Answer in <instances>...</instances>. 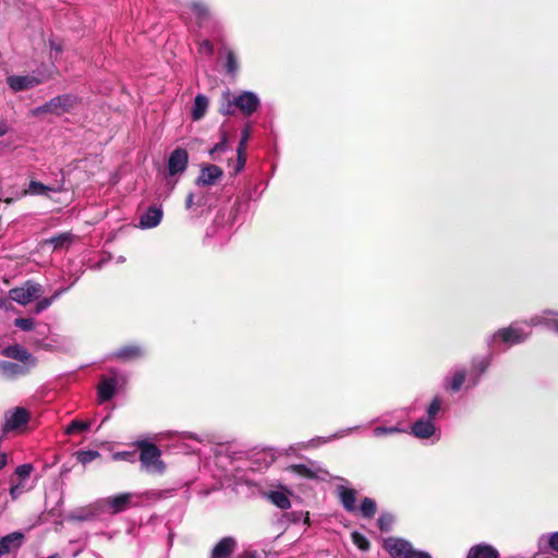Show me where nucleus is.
<instances>
[{"label":"nucleus","instance_id":"53","mask_svg":"<svg viewBox=\"0 0 558 558\" xmlns=\"http://www.w3.org/2000/svg\"><path fill=\"white\" fill-rule=\"evenodd\" d=\"M5 349L15 350V349H21V348H20V345L15 344V345H8Z\"/></svg>","mask_w":558,"mask_h":558},{"label":"nucleus","instance_id":"18","mask_svg":"<svg viewBox=\"0 0 558 558\" xmlns=\"http://www.w3.org/2000/svg\"><path fill=\"white\" fill-rule=\"evenodd\" d=\"M447 409L448 407L444 397L435 395L426 405L425 414L423 416L437 423V421L446 413Z\"/></svg>","mask_w":558,"mask_h":558},{"label":"nucleus","instance_id":"1","mask_svg":"<svg viewBox=\"0 0 558 558\" xmlns=\"http://www.w3.org/2000/svg\"><path fill=\"white\" fill-rule=\"evenodd\" d=\"M533 327H543L558 335V311L546 308L523 320L512 322L486 338L488 347H514L524 343Z\"/></svg>","mask_w":558,"mask_h":558},{"label":"nucleus","instance_id":"9","mask_svg":"<svg viewBox=\"0 0 558 558\" xmlns=\"http://www.w3.org/2000/svg\"><path fill=\"white\" fill-rule=\"evenodd\" d=\"M50 77L51 73L37 71L27 75H10L7 77V84L14 93H17L32 89Z\"/></svg>","mask_w":558,"mask_h":558},{"label":"nucleus","instance_id":"32","mask_svg":"<svg viewBox=\"0 0 558 558\" xmlns=\"http://www.w3.org/2000/svg\"><path fill=\"white\" fill-rule=\"evenodd\" d=\"M228 135L226 132L221 133V140L209 150V156L213 160H218V155L229 150Z\"/></svg>","mask_w":558,"mask_h":558},{"label":"nucleus","instance_id":"33","mask_svg":"<svg viewBox=\"0 0 558 558\" xmlns=\"http://www.w3.org/2000/svg\"><path fill=\"white\" fill-rule=\"evenodd\" d=\"M538 546L541 548L548 546L550 549L558 553V532L541 535L538 538Z\"/></svg>","mask_w":558,"mask_h":558},{"label":"nucleus","instance_id":"14","mask_svg":"<svg viewBox=\"0 0 558 558\" xmlns=\"http://www.w3.org/2000/svg\"><path fill=\"white\" fill-rule=\"evenodd\" d=\"M189 165V154L182 147H177L169 156L167 169L170 177L180 175L185 172Z\"/></svg>","mask_w":558,"mask_h":558},{"label":"nucleus","instance_id":"46","mask_svg":"<svg viewBox=\"0 0 558 558\" xmlns=\"http://www.w3.org/2000/svg\"><path fill=\"white\" fill-rule=\"evenodd\" d=\"M112 459L114 461L134 462L135 461V454L133 452H129V451L114 452L112 454Z\"/></svg>","mask_w":558,"mask_h":558},{"label":"nucleus","instance_id":"39","mask_svg":"<svg viewBox=\"0 0 558 558\" xmlns=\"http://www.w3.org/2000/svg\"><path fill=\"white\" fill-rule=\"evenodd\" d=\"M393 521H395V518L392 514L381 513L377 520V524L381 531L387 532L391 529Z\"/></svg>","mask_w":558,"mask_h":558},{"label":"nucleus","instance_id":"37","mask_svg":"<svg viewBox=\"0 0 558 558\" xmlns=\"http://www.w3.org/2000/svg\"><path fill=\"white\" fill-rule=\"evenodd\" d=\"M88 428H89V423L74 420L66 426L65 433L68 435H71V434L80 433L83 430H87Z\"/></svg>","mask_w":558,"mask_h":558},{"label":"nucleus","instance_id":"42","mask_svg":"<svg viewBox=\"0 0 558 558\" xmlns=\"http://www.w3.org/2000/svg\"><path fill=\"white\" fill-rule=\"evenodd\" d=\"M114 357L121 361H133L141 357V351H117Z\"/></svg>","mask_w":558,"mask_h":558},{"label":"nucleus","instance_id":"34","mask_svg":"<svg viewBox=\"0 0 558 558\" xmlns=\"http://www.w3.org/2000/svg\"><path fill=\"white\" fill-rule=\"evenodd\" d=\"M376 510H377V506H376L375 500H373L372 498H368V497H365L362 500L360 511L363 514V517L368 518V519L373 518L376 513Z\"/></svg>","mask_w":558,"mask_h":558},{"label":"nucleus","instance_id":"36","mask_svg":"<svg viewBox=\"0 0 558 558\" xmlns=\"http://www.w3.org/2000/svg\"><path fill=\"white\" fill-rule=\"evenodd\" d=\"M403 428L399 426H377L373 429V434L375 437H383L387 435H395L402 433Z\"/></svg>","mask_w":558,"mask_h":558},{"label":"nucleus","instance_id":"3","mask_svg":"<svg viewBox=\"0 0 558 558\" xmlns=\"http://www.w3.org/2000/svg\"><path fill=\"white\" fill-rule=\"evenodd\" d=\"M7 360H0V379L12 380L25 376L37 365L31 351H2Z\"/></svg>","mask_w":558,"mask_h":558},{"label":"nucleus","instance_id":"43","mask_svg":"<svg viewBox=\"0 0 558 558\" xmlns=\"http://www.w3.org/2000/svg\"><path fill=\"white\" fill-rule=\"evenodd\" d=\"M33 471V466L31 464H21L15 470V475L17 480L26 482Z\"/></svg>","mask_w":558,"mask_h":558},{"label":"nucleus","instance_id":"44","mask_svg":"<svg viewBox=\"0 0 558 558\" xmlns=\"http://www.w3.org/2000/svg\"><path fill=\"white\" fill-rule=\"evenodd\" d=\"M198 52L206 56H213L214 54V45L208 39H203L198 41Z\"/></svg>","mask_w":558,"mask_h":558},{"label":"nucleus","instance_id":"27","mask_svg":"<svg viewBox=\"0 0 558 558\" xmlns=\"http://www.w3.org/2000/svg\"><path fill=\"white\" fill-rule=\"evenodd\" d=\"M223 56H225V68L228 74L234 76L239 70V63L236 54L233 50L228 47H223Z\"/></svg>","mask_w":558,"mask_h":558},{"label":"nucleus","instance_id":"40","mask_svg":"<svg viewBox=\"0 0 558 558\" xmlns=\"http://www.w3.org/2000/svg\"><path fill=\"white\" fill-rule=\"evenodd\" d=\"M352 541H353L354 545H356V547L360 548L361 550H363V551L368 550L369 542L364 535L360 534L359 532H353Z\"/></svg>","mask_w":558,"mask_h":558},{"label":"nucleus","instance_id":"38","mask_svg":"<svg viewBox=\"0 0 558 558\" xmlns=\"http://www.w3.org/2000/svg\"><path fill=\"white\" fill-rule=\"evenodd\" d=\"M100 457V453L96 450H87V451H80L77 453V461L81 462L83 465H86Z\"/></svg>","mask_w":558,"mask_h":558},{"label":"nucleus","instance_id":"50","mask_svg":"<svg viewBox=\"0 0 558 558\" xmlns=\"http://www.w3.org/2000/svg\"><path fill=\"white\" fill-rule=\"evenodd\" d=\"M193 201H194V194L193 193H190L187 196H186V208H191L192 205H193Z\"/></svg>","mask_w":558,"mask_h":558},{"label":"nucleus","instance_id":"22","mask_svg":"<svg viewBox=\"0 0 558 558\" xmlns=\"http://www.w3.org/2000/svg\"><path fill=\"white\" fill-rule=\"evenodd\" d=\"M466 558H499V551L489 544L481 543L469 549Z\"/></svg>","mask_w":558,"mask_h":558},{"label":"nucleus","instance_id":"47","mask_svg":"<svg viewBox=\"0 0 558 558\" xmlns=\"http://www.w3.org/2000/svg\"><path fill=\"white\" fill-rule=\"evenodd\" d=\"M235 104H233V97L228 99L226 105H222L220 108V113L223 116H232L235 112Z\"/></svg>","mask_w":558,"mask_h":558},{"label":"nucleus","instance_id":"57","mask_svg":"<svg viewBox=\"0 0 558 558\" xmlns=\"http://www.w3.org/2000/svg\"><path fill=\"white\" fill-rule=\"evenodd\" d=\"M50 48L59 50V48L54 47L53 44L50 45Z\"/></svg>","mask_w":558,"mask_h":558},{"label":"nucleus","instance_id":"54","mask_svg":"<svg viewBox=\"0 0 558 558\" xmlns=\"http://www.w3.org/2000/svg\"><path fill=\"white\" fill-rule=\"evenodd\" d=\"M47 558H61V556L59 554H53L48 556Z\"/></svg>","mask_w":558,"mask_h":558},{"label":"nucleus","instance_id":"28","mask_svg":"<svg viewBox=\"0 0 558 558\" xmlns=\"http://www.w3.org/2000/svg\"><path fill=\"white\" fill-rule=\"evenodd\" d=\"M268 499L278 508L286 510L291 506L288 495L282 490H274L268 494Z\"/></svg>","mask_w":558,"mask_h":558},{"label":"nucleus","instance_id":"6","mask_svg":"<svg viewBox=\"0 0 558 558\" xmlns=\"http://www.w3.org/2000/svg\"><path fill=\"white\" fill-rule=\"evenodd\" d=\"M137 445L141 448L140 461L142 468L148 473L162 474L166 465L161 460L160 449L145 440L138 441Z\"/></svg>","mask_w":558,"mask_h":558},{"label":"nucleus","instance_id":"26","mask_svg":"<svg viewBox=\"0 0 558 558\" xmlns=\"http://www.w3.org/2000/svg\"><path fill=\"white\" fill-rule=\"evenodd\" d=\"M291 469L296 474L306 478L325 480V476L327 475L326 471H323L320 469L314 470L305 464H294L291 466Z\"/></svg>","mask_w":558,"mask_h":558},{"label":"nucleus","instance_id":"49","mask_svg":"<svg viewBox=\"0 0 558 558\" xmlns=\"http://www.w3.org/2000/svg\"><path fill=\"white\" fill-rule=\"evenodd\" d=\"M9 131V124L5 119L0 118V137L5 135Z\"/></svg>","mask_w":558,"mask_h":558},{"label":"nucleus","instance_id":"4","mask_svg":"<svg viewBox=\"0 0 558 558\" xmlns=\"http://www.w3.org/2000/svg\"><path fill=\"white\" fill-rule=\"evenodd\" d=\"M184 13H190L198 28L210 27L211 35H220V23L214 17L209 7L201 0H192L184 7Z\"/></svg>","mask_w":558,"mask_h":558},{"label":"nucleus","instance_id":"15","mask_svg":"<svg viewBox=\"0 0 558 558\" xmlns=\"http://www.w3.org/2000/svg\"><path fill=\"white\" fill-rule=\"evenodd\" d=\"M162 217V206L160 204L150 205L140 215L137 227L143 230L156 228L160 225Z\"/></svg>","mask_w":558,"mask_h":558},{"label":"nucleus","instance_id":"24","mask_svg":"<svg viewBox=\"0 0 558 558\" xmlns=\"http://www.w3.org/2000/svg\"><path fill=\"white\" fill-rule=\"evenodd\" d=\"M337 490L343 508L348 512H355L357 510L356 492L342 485L338 486Z\"/></svg>","mask_w":558,"mask_h":558},{"label":"nucleus","instance_id":"31","mask_svg":"<svg viewBox=\"0 0 558 558\" xmlns=\"http://www.w3.org/2000/svg\"><path fill=\"white\" fill-rule=\"evenodd\" d=\"M66 290L68 288H62L57 290L51 298L40 299L35 305L34 313L40 314L44 311H46L52 304V302L57 300L61 294H63Z\"/></svg>","mask_w":558,"mask_h":558},{"label":"nucleus","instance_id":"45","mask_svg":"<svg viewBox=\"0 0 558 558\" xmlns=\"http://www.w3.org/2000/svg\"><path fill=\"white\" fill-rule=\"evenodd\" d=\"M177 437L179 438L180 441L194 440L197 444H201L204 441V438L201 435L193 434L190 432L177 433Z\"/></svg>","mask_w":558,"mask_h":558},{"label":"nucleus","instance_id":"30","mask_svg":"<svg viewBox=\"0 0 558 558\" xmlns=\"http://www.w3.org/2000/svg\"><path fill=\"white\" fill-rule=\"evenodd\" d=\"M73 241V234L70 232H63L56 236L46 240V243L51 244L53 248L68 247Z\"/></svg>","mask_w":558,"mask_h":558},{"label":"nucleus","instance_id":"13","mask_svg":"<svg viewBox=\"0 0 558 558\" xmlns=\"http://www.w3.org/2000/svg\"><path fill=\"white\" fill-rule=\"evenodd\" d=\"M132 494L123 493L116 496L104 498L97 502V506L102 511H108L112 514L126 510L131 505Z\"/></svg>","mask_w":558,"mask_h":558},{"label":"nucleus","instance_id":"2","mask_svg":"<svg viewBox=\"0 0 558 558\" xmlns=\"http://www.w3.org/2000/svg\"><path fill=\"white\" fill-rule=\"evenodd\" d=\"M492 362V355L486 352L476 355L472 360L471 368L464 367L453 368L444 378V389L448 392L456 393L462 388L465 390L474 388L481 380V376L486 372Z\"/></svg>","mask_w":558,"mask_h":558},{"label":"nucleus","instance_id":"20","mask_svg":"<svg viewBox=\"0 0 558 558\" xmlns=\"http://www.w3.org/2000/svg\"><path fill=\"white\" fill-rule=\"evenodd\" d=\"M235 539L231 536L220 539L211 550L210 558H230L235 549Z\"/></svg>","mask_w":558,"mask_h":558},{"label":"nucleus","instance_id":"5","mask_svg":"<svg viewBox=\"0 0 558 558\" xmlns=\"http://www.w3.org/2000/svg\"><path fill=\"white\" fill-rule=\"evenodd\" d=\"M383 547L391 558H432L427 551L415 549L409 541L401 537L384 539Z\"/></svg>","mask_w":558,"mask_h":558},{"label":"nucleus","instance_id":"35","mask_svg":"<svg viewBox=\"0 0 558 558\" xmlns=\"http://www.w3.org/2000/svg\"><path fill=\"white\" fill-rule=\"evenodd\" d=\"M28 489L26 482H23L21 480H11V487H10V496L13 500L17 499L21 495H23Z\"/></svg>","mask_w":558,"mask_h":558},{"label":"nucleus","instance_id":"41","mask_svg":"<svg viewBox=\"0 0 558 558\" xmlns=\"http://www.w3.org/2000/svg\"><path fill=\"white\" fill-rule=\"evenodd\" d=\"M14 325L23 331H31L35 328V320L33 318H15Z\"/></svg>","mask_w":558,"mask_h":558},{"label":"nucleus","instance_id":"48","mask_svg":"<svg viewBox=\"0 0 558 558\" xmlns=\"http://www.w3.org/2000/svg\"><path fill=\"white\" fill-rule=\"evenodd\" d=\"M92 518H93L92 512H86V513H82V514L73 513L70 515V519L74 520V521H86V520H90Z\"/></svg>","mask_w":558,"mask_h":558},{"label":"nucleus","instance_id":"17","mask_svg":"<svg viewBox=\"0 0 558 558\" xmlns=\"http://www.w3.org/2000/svg\"><path fill=\"white\" fill-rule=\"evenodd\" d=\"M223 174V171L216 165H207L202 167L199 175L196 179V185L210 186L214 185Z\"/></svg>","mask_w":558,"mask_h":558},{"label":"nucleus","instance_id":"52","mask_svg":"<svg viewBox=\"0 0 558 558\" xmlns=\"http://www.w3.org/2000/svg\"><path fill=\"white\" fill-rule=\"evenodd\" d=\"M8 300H0V307L7 308Z\"/></svg>","mask_w":558,"mask_h":558},{"label":"nucleus","instance_id":"25","mask_svg":"<svg viewBox=\"0 0 558 558\" xmlns=\"http://www.w3.org/2000/svg\"><path fill=\"white\" fill-rule=\"evenodd\" d=\"M251 136V126L246 125L241 131V140L238 145L236 154H238V165H236V171H241L246 161L245 150H246V143L250 140Z\"/></svg>","mask_w":558,"mask_h":558},{"label":"nucleus","instance_id":"51","mask_svg":"<svg viewBox=\"0 0 558 558\" xmlns=\"http://www.w3.org/2000/svg\"><path fill=\"white\" fill-rule=\"evenodd\" d=\"M7 464L5 453H0V470Z\"/></svg>","mask_w":558,"mask_h":558},{"label":"nucleus","instance_id":"21","mask_svg":"<svg viewBox=\"0 0 558 558\" xmlns=\"http://www.w3.org/2000/svg\"><path fill=\"white\" fill-rule=\"evenodd\" d=\"M209 99L204 94H197L191 108V118L193 121H201L207 113Z\"/></svg>","mask_w":558,"mask_h":558},{"label":"nucleus","instance_id":"10","mask_svg":"<svg viewBox=\"0 0 558 558\" xmlns=\"http://www.w3.org/2000/svg\"><path fill=\"white\" fill-rule=\"evenodd\" d=\"M411 434L421 440H430L433 444L440 439L438 424L424 416L417 418L411 426Z\"/></svg>","mask_w":558,"mask_h":558},{"label":"nucleus","instance_id":"8","mask_svg":"<svg viewBox=\"0 0 558 558\" xmlns=\"http://www.w3.org/2000/svg\"><path fill=\"white\" fill-rule=\"evenodd\" d=\"M43 286L33 280H26L21 287L9 290V299L22 306L28 305L33 300H37L43 294Z\"/></svg>","mask_w":558,"mask_h":558},{"label":"nucleus","instance_id":"23","mask_svg":"<svg viewBox=\"0 0 558 558\" xmlns=\"http://www.w3.org/2000/svg\"><path fill=\"white\" fill-rule=\"evenodd\" d=\"M62 191V186H49L45 185L41 182L32 180L28 184L27 190L24 191L23 195H43V196H50V193H58Z\"/></svg>","mask_w":558,"mask_h":558},{"label":"nucleus","instance_id":"12","mask_svg":"<svg viewBox=\"0 0 558 558\" xmlns=\"http://www.w3.org/2000/svg\"><path fill=\"white\" fill-rule=\"evenodd\" d=\"M233 104L244 116L250 117L260 107V99L254 92L242 90L233 96Z\"/></svg>","mask_w":558,"mask_h":558},{"label":"nucleus","instance_id":"11","mask_svg":"<svg viewBox=\"0 0 558 558\" xmlns=\"http://www.w3.org/2000/svg\"><path fill=\"white\" fill-rule=\"evenodd\" d=\"M124 383L121 374L113 372L111 375L102 376L97 387V399L99 403L111 400L119 387Z\"/></svg>","mask_w":558,"mask_h":558},{"label":"nucleus","instance_id":"16","mask_svg":"<svg viewBox=\"0 0 558 558\" xmlns=\"http://www.w3.org/2000/svg\"><path fill=\"white\" fill-rule=\"evenodd\" d=\"M3 432H12L26 425L29 420V413L24 408H15L5 413Z\"/></svg>","mask_w":558,"mask_h":558},{"label":"nucleus","instance_id":"29","mask_svg":"<svg viewBox=\"0 0 558 558\" xmlns=\"http://www.w3.org/2000/svg\"><path fill=\"white\" fill-rule=\"evenodd\" d=\"M357 428H359V426L349 427L347 429H343V430L330 436L329 438H315V439H311L308 442L299 444L298 446H300L302 448H308V447L317 446L318 444H326L329 439L349 435L350 433H352L353 430H355Z\"/></svg>","mask_w":558,"mask_h":558},{"label":"nucleus","instance_id":"7","mask_svg":"<svg viewBox=\"0 0 558 558\" xmlns=\"http://www.w3.org/2000/svg\"><path fill=\"white\" fill-rule=\"evenodd\" d=\"M78 102V97L72 94H64L53 97L49 101L35 108L32 112L34 116L52 113L61 116L71 111Z\"/></svg>","mask_w":558,"mask_h":558},{"label":"nucleus","instance_id":"19","mask_svg":"<svg viewBox=\"0 0 558 558\" xmlns=\"http://www.w3.org/2000/svg\"><path fill=\"white\" fill-rule=\"evenodd\" d=\"M24 543V534L13 532L0 538V556L16 551Z\"/></svg>","mask_w":558,"mask_h":558},{"label":"nucleus","instance_id":"56","mask_svg":"<svg viewBox=\"0 0 558 558\" xmlns=\"http://www.w3.org/2000/svg\"><path fill=\"white\" fill-rule=\"evenodd\" d=\"M118 262H121V263L124 262V257L120 256Z\"/></svg>","mask_w":558,"mask_h":558},{"label":"nucleus","instance_id":"55","mask_svg":"<svg viewBox=\"0 0 558 558\" xmlns=\"http://www.w3.org/2000/svg\"><path fill=\"white\" fill-rule=\"evenodd\" d=\"M194 451H195V448L189 447V452H194Z\"/></svg>","mask_w":558,"mask_h":558}]
</instances>
